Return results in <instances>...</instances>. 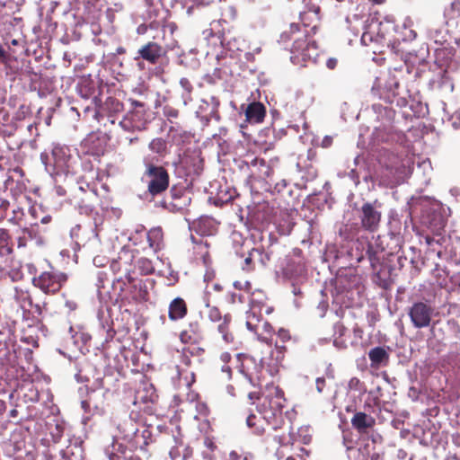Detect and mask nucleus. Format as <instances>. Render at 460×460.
I'll return each instance as SVG.
<instances>
[{"instance_id": "f257e3e1", "label": "nucleus", "mask_w": 460, "mask_h": 460, "mask_svg": "<svg viewBox=\"0 0 460 460\" xmlns=\"http://www.w3.org/2000/svg\"><path fill=\"white\" fill-rule=\"evenodd\" d=\"M291 37L288 36V32H284L281 36L282 39L289 38L294 40L290 60L295 65L305 66L307 62H315L318 55L317 47L314 40H308L309 31L305 30L303 33L300 32L298 24L292 23L290 25Z\"/></svg>"}, {"instance_id": "f03ea898", "label": "nucleus", "mask_w": 460, "mask_h": 460, "mask_svg": "<svg viewBox=\"0 0 460 460\" xmlns=\"http://www.w3.org/2000/svg\"><path fill=\"white\" fill-rule=\"evenodd\" d=\"M262 399L260 412L263 420L274 429L280 428L284 421L282 417V410L286 402L284 393L274 384H268L262 394Z\"/></svg>"}, {"instance_id": "7ed1b4c3", "label": "nucleus", "mask_w": 460, "mask_h": 460, "mask_svg": "<svg viewBox=\"0 0 460 460\" xmlns=\"http://www.w3.org/2000/svg\"><path fill=\"white\" fill-rule=\"evenodd\" d=\"M118 429L121 435L120 438L127 443L129 451H140L146 454V447L151 440V431L145 427L142 429L131 419H126L119 423Z\"/></svg>"}, {"instance_id": "20e7f679", "label": "nucleus", "mask_w": 460, "mask_h": 460, "mask_svg": "<svg viewBox=\"0 0 460 460\" xmlns=\"http://www.w3.org/2000/svg\"><path fill=\"white\" fill-rule=\"evenodd\" d=\"M40 160L50 174H67L73 169L70 149L66 146H54L51 157L48 154L42 153Z\"/></svg>"}, {"instance_id": "39448f33", "label": "nucleus", "mask_w": 460, "mask_h": 460, "mask_svg": "<svg viewBox=\"0 0 460 460\" xmlns=\"http://www.w3.org/2000/svg\"><path fill=\"white\" fill-rule=\"evenodd\" d=\"M373 110L377 114V119L380 121V124L375 127L372 133L374 143L394 141L395 138V133L392 126L394 118V110L380 104H374Z\"/></svg>"}, {"instance_id": "423d86ee", "label": "nucleus", "mask_w": 460, "mask_h": 460, "mask_svg": "<svg viewBox=\"0 0 460 460\" xmlns=\"http://www.w3.org/2000/svg\"><path fill=\"white\" fill-rule=\"evenodd\" d=\"M144 164L146 170L142 180L147 181L148 192L155 196L164 191L169 186L167 171L162 166L154 165L148 157L144 158Z\"/></svg>"}, {"instance_id": "0eeeda50", "label": "nucleus", "mask_w": 460, "mask_h": 460, "mask_svg": "<svg viewBox=\"0 0 460 460\" xmlns=\"http://www.w3.org/2000/svg\"><path fill=\"white\" fill-rule=\"evenodd\" d=\"M128 102L129 108L119 125L123 130L129 132L144 129L147 122L146 105L133 99H128Z\"/></svg>"}, {"instance_id": "6e6552de", "label": "nucleus", "mask_w": 460, "mask_h": 460, "mask_svg": "<svg viewBox=\"0 0 460 460\" xmlns=\"http://www.w3.org/2000/svg\"><path fill=\"white\" fill-rule=\"evenodd\" d=\"M67 280V276L58 270L43 271L38 277L32 279L34 287L46 294L58 292Z\"/></svg>"}, {"instance_id": "1a4fd4ad", "label": "nucleus", "mask_w": 460, "mask_h": 460, "mask_svg": "<svg viewBox=\"0 0 460 460\" xmlns=\"http://www.w3.org/2000/svg\"><path fill=\"white\" fill-rule=\"evenodd\" d=\"M381 203L377 200L373 202H365L358 209V217L361 227L368 232H376L379 226L382 217Z\"/></svg>"}, {"instance_id": "9d476101", "label": "nucleus", "mask_w": 460, "mask_h": 460, "mask_svg": "<svg viewBox=\"0 0 460 460\" xmlns=\"http://www.w3.org/2000/svg\"><path fill=\"white\" fill-rule=\"evenodd\" d=\"M259 340L266 343L265 356L261 357L260 361L262 367H265L270 376L279 372L281 362L284 358L285 347L276 345L271 347V342L266 337L259 336Z\"/></svg>"}, {"instance_id": "9b49d317", "label": "nucleus", "mask_w": 460, "mask_h": 460, "mask_svg": "<svg viewBox=\"0 0 460 460\" xmlns=\"http://www.w3.org/2000/svg\"><path fill=\"white\" fill-rule=\"evenodd\" d=\"M434 313L433 307L423 302L414 303L408 311L412 325L417 329L429 327Z\"/></svg>"}, {"instance_id": "f8f14e48", "label": "nucleus", "mask_w": 460, "mask_h": 460, "mask_svg": "<svg viewBox=\"0 0 460 460\" xmlns=\"http://www.w3.org/2000/svg\"><path fill=\"white\" fill-rule=\"evenodd\" d=\"M219 105L220 102L217 96L209 95L203 98L195 111L196 116L201 119L204 125H208L211 119L218 121L220 119Z\"/></svg>"}, {"instance_id": "ddd939ff", "label": "nucleus", "mask_w": 460, "mask_h": 460, "mask_svg": "<svg viewBox=\"0 0 460 460\" xmlns=\"http://www.w3.org/2000/svg\"><path fill=\"white\" fill-rule=\"evenodd\" d=\"M259 296H261L260 292L252 294L250 309L246 312V327L253 332H258L261 329L263 301Z\"/></svg>"}, {"instance_id": "4468645a", "label": "nucleus", "mask_w": 460, "mask_h": 460, "mask_svg": "<svg viewBox=\"0 0 460 460\" xmlns=\"http://www.w3.org/2000/svg\"><path fill=\"white\" fill-rule=\"evenodd\" d=\"M190 201L191 198L188 192L172 188L170 191V197L161 201V206L170 212L177 213L186 209Z\"/></svg>"}, {"instance_id": "2eb2a0df", "label": "nucleus", "mask_w": 460, "mask_h": 460, "mask_svg": "<svg viewBox=\"0 0 460 460\" xmlns=\"http://www.w3.org/2000/svg\"><path fill=\"white\" fill-rule=\"evenodd\" d=\"M456 69V65L450 62L446 68L433 76L429 81V86L433 90H439L445 93H452L454 84L449 74Z\"/></svg>"}, {"instance_id": "dca6fc26", "label": "nucleus", "mask_w": 460, "mask_h": 460, "mask_svg": "<svg viewBox=\"0 0 460 460\" xmlns=\"http://www.w3.org/2000/svg\"><path fill=\"white\" fill-rule=\"evenodd\" d=\"M164 54L165 50L162 46L155 41H149L137 50L134 60L138 61L142 59L149 64L155 65Z\"/></svg>"}, {"instance_id": "f3484780", "label": "nucleus", "mask_w": 460, "mask_h": 460, "mask_svg": "<svg viewBox=\"0 0 460 460\" xmlns=\"http://www.w3.org/2000/svg\"><path fill=\"white\" fill-rule=\"evenodd\" d=\"M385 170L391 175L389 183L398 184L403 181L407 173V166L397 155H391L388 161L385 162Z\"/></svg>"}, {"instance_id": "a211bd4d", "label": "nucleus", "mask_w": 460, "mask_h": 460, "mask_svg": "<svg viewBox=\"0 0 460 460\" xmlns=\"http://www.w3.org/2000/svg\"><path fill=\"white\" fill-rule=\"evenodd\" d=\"M108 392L109 390H90L88 399L81 402L82 408L84 411H90L91 407H93L96 411L102 410Z\"/></svg>"}, {"instance_id": "6ab92c4d", "label": "nucleus", "mask_w": 460, "mask_h": 460, "mask_svg": "<svg viewBox=\"0 0 460 460\" xmlns=\"http://www.w3.org/2000/svg\"><path fill=\"white\" fill-rule=\"evenodd\" d=\"M413 21L410 17L403 20L402 25L394 26L396 33L394 40L397 41H411L417 37L416 31L413 30Z\"/></svg>"}, {"instance_id": "aec40b11", "label": "nucleus", "mask_w": 460, "mask_h": 460, "mask_svg": "<svg viewBox=\"0 0 460 460\" xmlns=\"http://www.w3.org/2000/svg\"><path fill=\"white\" fill-rule=\"evenodd\" d=\"M352 426L361 434L367 433L376 424V420L371 415L358 411L351 419Z\"/></svg>"}, {"instance_id": "412c9836", "label": "nucleus", "mask_w": 460, "mask_h": 460, "mask_svg": "<svg viewBox=\"0 0 460 460\" xmlns=\"http://www.w3.org/2000/svg\"><path fill=\"white\" fill-rule=\"evenodd\" d=\"M198 234L212 235L216 232V222L209 217H200L190 226Z\"/></svg>"}, {"instance_id": "4be33fe9", "label": "nucleus", "mask_w": 460, "mask_h": 460, "mask_svg": "<svg viewBox=\"0 0 460 460\" xmlns=\"http://www.w3.org/2000/svg\"><path fill=\"white\" fill-rule=\"evenodd\" d=\"M105 455L110 460H121L128 459L131 456H128L127 446L119 442L118 439L113 438L111 445L105 447Z\"/></svg>"}, {"instance_id": "5701e85b", "label": "nucleus", "mask_w": 460, "mask_h": 460, "mask_svg": "<svg viewBox=\"0 0 460 460\" xmlns=\"http://www.w3.org/2000/svg\"><path fill=\"white\" fill-rule=\"evenodd\" d=\"M265 107L261 102H252L245 109L246 121L251 124L262 122L265 117Z\"/></svg>"}, {"instance_id": "b1692460", "label": "nucleus", "mask_w": 460, "mask_h": 460, "mask_svg": "<svg viewBox=\"0 0 460 460\" xmlns=\"http://www.w3.org/2000/svg\"><path fill=\"white\" fill-rule=\"evenodd\" d=\"M102 112L111 118V122L115 123V117L124 111V104L116 98L108 97L102 106Z\"/></svg>"}, {"instance_id": "393cba45", "label": "nucleus", "mask_w": 460, "mask_h": 460, "mask_svg": "<svg viewBox=\"0 0 460 460\" xmlns=\"http://www.w3.org/2000/svg\"><path fill=\"white\" fill-rule=\"evenodd\" d=\"M320 7L316 5H312L308 11L304 12L300 14V19L305 28L310 26L313 23L310 32L313 34L316 33L318 22L320 20Z\"/></svg>"}, {"instance_id": "a878e982", "label": "nucleus", "mask_w": 460, "mask_h": 460, "mask_svg": "<svg viewBox=\"0 0 460 460\" xmlns=\"http://www.w3.org/2000/svg\"><path fill=\"white\" fill-rule=\"evenodd\" d=\"M157 399L155 389L152 384L144 383L136 391L135 403L137 402H154Z\"/></svg>"}, {"instance_id": "bb28decb", "label": "nucleus", "mask_w": 460, "mask_h": 460, "mask_svg": "<svg viewBox=\"0 0 460 460\" xmlns=\"http://www.w3.org/2000/svg\"><path fill=\"white\" fill-rule=\"evenodd\" d=\"M13 299L24 314L31 312L32 299L28 290L15 287Z\"/></svg>"}, {"instance_id": "cd10ccee", "label": "nucleus", "mask_w": 460, "mask_h": 460, "mask_svg": "<svg viewBox=\"0 0 460 460\" xmlns=\"http://www.w3.org/2000/svg\"><path fill=\"white\" fill-rule=\"evenodd\" d=\"M187 314V306L181 297L174 298L169 305V318L172 321L182 319Z\"/></svg>"}, {"instance_id": "c85d7f7f", "label": "nucleus", "mask_w": 460, "mask_h": 460, "mask_svg": "<svg viewBox=\"0 0 460 460\" xmlns=\"http://www.w3.org/2000/svg\"><path fill=\"white\" fill-rule=\"evenodd\" d=\"M39 332H43L40 323L30 325L28 328L24 329L21 341L33 348H37L40 340Z\"/></svg>"}, {"instance_id": "c756f323", "label": "nucleus", "mask_w": 460, "mask_h": 460, "mask_svg": "<svg viewBox=\"0 0 460 460\" xmlns=\"http://www.w3.org/2000/svg\"><path fill=\"white\" fill-rule=\"evenodd\" d=\"M368 358L371 361V367H378L381 365H386L389 359V354L383 347H375L368 352Z\"/></svg>"}, {"instance_id": "7c9ffc66", "label": "nucleus", "mask_w": 460, "mask_h": 460, "mask_svg": "<svg viewBox=\"0 0 460 460\" xmlns=\"http://www.w3.org/2000/svg\"><path fill=\"white\" fill-rule=\"evenodd\" d=\"M149 247L157 252L164 247V234L161 227H154L147 233Z\"/></svg>"}, {"instance_id": "2f4dec72", "label": "nucleus", "mask_w": 460, "mask_h": 460, "mask_svg": "<svg viewBox=\"0 0 460 460\" xmlns=\"http://www.w3.org/2000/svg\"><path fill=\"white\" fill-rule=\"evenodd\" d=\"M149 149L159 157H164L167 152V143L161 137L155 138L149 143Z\"/></svg>"}, {"instance_id": "473e14b6", "label": "nucleus", "mask_w": 460, "mask_h": 460, "mask_svg": "<svg viewBox=\"0 0 460 460\" xmlns=\"http://www.w3.org/2000/svg\"><path fill=\"white\" fill-rule=\"evenodd\" d=\"M229 322L230 316L226 314L217 325V331L226 343L233 341V335L228 332Z\"/></svg>"}, {"instance_id": "72a5a7b5", "label": "nucleus", "mask_w": 460, "mask_h": 460, "mask_svg": "<svg viewBox=\"0 0 460 460\" xmlns=\"http://www.w3.org/2000/svg\"><path fill=\"white\" fill-rule=\"evenodd\" d=\"M303 266L300 264H296L295 262L289 261L287 265L283 268V273L290 278H296L303 272Z\"/></svg>"}, {"instance_id": "f704fd0d", "label": "nucleus", "mask_w": 460, "mask_h": 460, "mask_svg": "<svg viewBox=\"0 0 460 460\" xmlns=\"http://www.w3.org/2000/svg\"><path fill=\"white\" fill-rule=\"evenodd\" d=\"M252 251V256L253 257V261L258 264L265 266L267 262L270 261V256L267 253H264L261 249L253 248Z\"/></svg>"}, {"instance_id": "c9c22d12", "label": "nucleus", "mask_w": 460, "mask_h": 460, "mask_svg": "<svg viewBox=\"0 0 460 460\" xmlns=\"http://www.w3.org/2000/svg\"><path fill=\"white\" fill-rule=\"evenodd\" d=\"M460 14V0H454L448 7L445 9V15L450 19L456 18Z\"/></svg>"}, {"instance_id": "e433bc0d", "label": "nucleus", "mask_w": 460, "mask_h": 460, "mask_svg": "<svg viewBox=\"0 0 460 460\" xmlns=\"http://www.w3.org/2000/svg\"><path fill=\"white\" fill-rule=\"evenodd\" d=\"M137 267L145 275L151 274L154 271L152 261L146 258H141L137 261Z\"/></svg>"}, {"instance_id": "4c0bfd02", "label": "nucleus", "mask_w": 460, "mask_h": 460, "mask_svg": "<svg viewBox=\"0 0 460 460\" xmlns=\"http://www.w3.org/2000/svg\"><path fill=\"white\" fill-rule=\"evenodd\" d=\"M348 388L349 391H355L358 394L364 393L366 391L364 384L358 377L350 378L348 384Z\"/></svg>"}, {"instance_id": "58836bf2", "label": "nucleus", "mask_w": 460, "mask_h": 460, "mask_svg": "<svg viewBox=\"0 0 460 460\" xmlns=\"http://www.w3.org/2000/svg\"><path fill=\"white\" fill-rule=\"evenodd\" d=\"M206 305L208 309V317L211 322H220L223 319L218 308L215 306H209L208 304H206Z\"/></svg>"}, {"instance_id": "ea45409f", "label": "nucleus", "mask_w": 460, "mask_h": 460, "mask_svg": "<svg viewBox=\"0 0 460 460\" xmlns=\"http://www.w3.org/2000/svg\"><path fill=\"white\" fill-rule=\"evenodd\" d=\"M385 87L393 95L399 94L397 91L399 87V83L394 77H390L389 80L386 82Z\"/></svg>"}, {"instance_id": "a19ab883", "label": "nucleus", "mask_w": 460, "mask_h": 460, "mask_svg": "<svg viewBox=\"0 0 460 460\" xmlns=\"http://www.w3.org/2000/svg\"><path fill=\"white\" fill-rule=\"evenodd\" d=\"M255 262L253 261V257L252 256V251H249L248 255L245 257L243 270H251L254 268Z\"/></svg>"}, {"instance_id": "79ce46f5", "label": "nucleus", "mask_w": 460, "mask_h": 460, "mask_svg": "<svg viewBox=\"0 0 460 460\" xmlns=\"http://www.w3.org/2000/svg\"><path fill=\"white\" fill-rule=\"evenodd\" d=\"M164 115L168 119H175L179 115L178 110L171 107V106H165L164 108Z\"/></svg>"}, {"instance_id": "37998d69", "label": "nucleus", "mask_w": 460, "mask_h": 460, "mask_svg": "<svg viewBox=\"0 0 460 460\" xmlns=\"http://www.w3.org/2000/svg\"><path fill=\"white\" fill-rule=\"evenodd\" d=\"M367 255L372 265L379 261L376 252L373 250L371 245H368L367 247Z\"/></svg>"}, {"instance_id": "c03bdc74", "label": "nucleus", "mask_w": 460, "mask_h": 460, "mask_svg": "<svg viewBox=\"0 0 460 460\" xmlns=\"http://www.w3.org/2000/svg\"><path fill=\"white\" fill-rule=\"evenodd\" d=\"M234 287L236 289L250 291V289H251V283L249 281H244V282L235 281V282H234Z\"/></svg>"}, {"instance_id": "a18cd8bd", "label": "nucleus", "mask_w": 460, "mask_h": 460, "mask_svg": "<svg viewBox=\"0 0 460 460\" xmlns=\"http://www.w3.org/2000/svg\"><path fill=\"white\" fill-rule=\"evenodd\" d=\"M180 85L182 89V92L193 90V86H192L191 83L187 78H181L180 80Z\"/></svg>"}, {"instance_id": "49530a36", "label": "nucleus", "mask_w": 460, "mask_h": 460, "mask_svg": "<svg viewBox=\"0 0 460 460\" xmlns=\"http://www.w3.org/2000/svg\"><path fill=\"white\" fill-rule=\"evenodd\" d=\"M90 390H106L103 387L102 379L101 377L96 378L93 384L92 385Z\"/></svg>"}, {"instance_id": "de8ad7c7", "label": "nucleus", "mask_w": 460, "mask_h": 460, "mask_svg": "<svg viewBox=\"0 0 460 460\" xmlns=\"http://www.w3.org/2000/svg\"><path fill=\"white\" fill-rule=\"evenodd\" d=\"M191 93H192V91H187V92L181 93V100L185 106L188 105L190 102H192Z\"/></svg>"}, {"instance_id": "09e8293b", "label": "nucleus", "mask_w": 460, "mask_h": 460, "mask_svg": "<svg viewBox=\"0 0 460 460\" xmlns=\"http://www.w3.org/2000/svg\"><path fill=\"white\" fill-rule=\"evenodd\" d=\"M258 422H260V420L255 415L251 414L247 417L246 423L249 428H253Z\"/></svg>"}, {"instance_id": "8fccbe9b", "label": "nucleus", "mask_w": 460, "mask_h": 460, "mask_svg": "<svg viewBox=\"0 0 460 460\" xmlns=\"http://www.w3.org/2000/svg\"><path fill=\"white\" fill-rule=\"evenodd\" d=\"M167 285L172 286L178 281V273L174 271H170L169 276L167 277Z\"/></svg>"}, {"instance_id": "3c124183", "label": "nucleus", "mask_w": 460, "mask_h": 460, "mask_svg": "<svg viewBox=\"0 0 460 460\" xmlns=\"http://www.w3.org/2000/svg\"><path fill=\"white\" fill-rule=\"evenodd\" d=\"M316 390L318 393H323V388L325 386V379L323 377H318L315 381Z\"/></svg>"}, {"instance_id": "603ef678", "label": "nucleus", "mask_w": 460, "mask_h": 460, "mask_svg": "<svg viewBox=\"0 0 460 460\" xmlns=\"http://www.w3.org/2000/svg\"><path fill=\"white\" fill-rule=\"evenodd\" d=\"M8 239V234L4 229L0 228V247L6 244Z\"/></svg>"}, {"instance_id": "864d4df0", "label": "nucleus", "mask_w": 460, "mask_h": 460, "mask_svg": "<svg viewBox=\"0 0 460 460\" xmlns=\"http://www.w3.org/2000/svg\"><path fill=\"white\" fill-rule=\"evenodd\" d=\"M278 336L283 341H286L290 339L288 332L287 330H285V329H282V328L279 330Z\"/></svg>"}, {"instance_id": "5fc2aeb1", "label": "nucleus", "mask_w": 460, "mask_h": 460, "mask_svg": "<svg viewBox=\"0 0 460 460\" xmlns=\"http://www.w3.org/2000/svg\"><path fill=\"white\" fill-rule=\"evenodd\" d=\"M261 52V48L260 47H257L255 48L252 52H246L245 53V58L246 60L248 61H251L253 59V57H254V54H258Z\"/></svg>"}, {"instance_id": "6e6d98bb", "label": "nucleus", "mask_w": 460, "mask_h": 460, "mask_svg": "<svg viewBox=\"0 0 460 460\" xmlns=\"http://www.w3.org/2000/svg\"><path fill=\"white\" fill-rule=\"evenodd\" d=\"M369 438H371V440L375 444L381 443L382 440H383L382 436L380 434H378V433H376V432H372L370 434Z\"/></svg>"}, {"instance_id": "4d7b16f0", "label": "nucleus", "mask_w": 460, "mask_h": 460, "mask_svg": "<svg viewBox=\"0 0 460 460\" xmlns=\"http://www.w3.org/2000/svg\"><path fill=\"white\" fill-rule=\"evenodd\" d=\"M221 371L223 373H226V377L227 379H230L231 378V375H232V371H231V367L227 365V364H223L222 367H221Z\"/></svg>"}, {"instance_id": "13d9d810", "label": "nucleus", "mask_w": 460, "mask_h": 460, "mask_svg": "<svg viewBox=\"0 0 460 460\" xmlns=\"http://www.w3.org/2000/svg\"><path fill=\"white\" fill-rule=\"evenodd\" d=\"M287 187V181L286 180H281L280 182H277L275 184V190L278 191V192H280L281 190H283L285 188Z\"/></svg>"}, {"instance_id": "bf43d9fd", "label": "nucleus", "mask_w": 460, "mask_h": 460, "mask_svg": "<svg viewBox=\"0 0 460 460\" xmlns=\"http://www.w3.org/2000/svg\"><path fill=\"white\" fill-rule=\"evenodd\" d=\"M332 143V137L330 136H325L322 141L323 147H329Z\"/></svg>"}, {"instance_id": "052dcab7", "label": "nucleus", "mask_w": 460, "mask_h": 460, "mask_svg": "<svg viewBox=\"0 0 460 460\" xmlns=\"http://www.w3.org/2000/svg\"><path fill=\"white\" fill-rule=\"evenodd\" d=\"M65 305L66 308H68L69 311H74L76 309L77 305L75 301L66 300L65 303Z\"/></svg>"}, {"instance_id": "680f3d73", "label": "nucleus", "mask_w": 460, "mask_h": 460, "mask_svg": "<svg viewBox=\"0 0 460 460\" xmlns=\"http://www.w3.org/2000/svg\"><path fill=\"white\" fill-rule=\"evenodd\" d=\"M326 66L328 68L330 69H333L335 68V66H337V59L336 58H330L327 61H326Z\"/></svg>"}, {"instance_id": "e2e57ef3", "label": "nucleus", "mask_w": 460, "mask_h": 460, "mask_svg": "<svg viewBox=\"0 0 460 460\" xmlns=\"http://www.w3.org/2000/svg\"><path fill=\"white\" fill-rule=\"evenodd\" d=\"M31 310H33V314H37L38 315H40L42 314V306L40 304H33Z\"/></svg>"}, {"instance_id": "0e129e2a", "label": "nucleus", "mask_w": 460, "mask_h": 460, "mask_svg": "<svg viewBox=\"0 0 460 460\" xmlns=\"http://www.w3.org/2000/svg\"><path fill=\"white\" fill-rule=\"evenodd\" d=\"M231 359V355L228 353V352H224L221 354L220 356V360L224 363V364H227L229 362V360Z\"/></svg>"}, {"instance_id": "69168bd1", "label": "nucleus", "mask_w": 460, "mask_h": 460, "mask_svg": "<svg viewBox=\"0 0 460 460\" xmlns=\"http://www.w3.org/2000/svg\"><path fill=\"white\" fill-rule=\"evenodd\" d=\"M261 328L268 333H270L272 332V326L268 322L261 323Z\"/></svg>"}, {"instance_id": "338daca9", "label": "nucleus", "mask_w": 460, "mask_h": 460, "mask_svg": "<svg viewBox=\"0 0 460 460\" xmlns=\"http://www.w3.org/2000/svg\"><path fill=\"white\" fill-rule=\"evenodd\" d=\"M93 207L90 206V205H85V206H83V207H80V213H84V214H90L92 213L93 211Z\"/></svg>"}, {"instance_id": "774afa93", "label": "nucleus", "mask_w": 460, "mask_h": 460, "mask_svg": "<svg viewBox=\"0 0 460 460\" xmlns=\"http://www.w3.org/2000/svg\"><path fill=\"white\" fill-rule=\"evenodd\" d=\"M105 258L97 256L93 259V264L96 266H102L104 265Z\"/></svg>"}]
</instances>
